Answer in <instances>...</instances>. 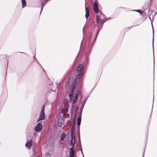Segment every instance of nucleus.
Listing matches in <instances>:
<instances>
[{"label":"nucleus","instance_id":"f257e3e1","mask_svg":"<svg viewBox=\"0 0 157 157\" xmlns=\"http://www.w3.org/2000/svg\"><path fill=\"white\" fill-rule=\"evenodd\" d=\"M77 72L78 73V75L76 78L74 80L72 84L71 87L70 92L69 95V101L73 107L74 106V105L75 104L78 99V96L79 94V91L78 90L75 91L76 86L77 79H79L81 78V75L84 73V71H82Z\"/></svg>","mask_w":157,"mask_h":157},{"label":"nucleus","instance_id":"f03ea898","mask_svg":"<svg viewBox=\"0 0 157 157\" xmlns=\"http://www.w3.org/2000/svg\"><path fill=\"white\" fill-rule=\"evenodd\" d=\"M44 107L45 106L44 105L42 106L40 115L38 119L37 120V122H38L39 121L41 120H44L45 118V115L44 112Z\"/></svg>","mask_w":157,"mask_h":157},{"label":"nucleus","instance_id":"7ed1b4c3","mask_svg":"<svg viewBox=\"0 0 157 157\" xmlns=\"http://www.w3.org/2000/svg\"><path fill=\"white\" fill-rule=\"evenodd\" d=\"M99 28L98 29L97 33L96 35V36L95 38V39L94 40H93L92 39V36L90 35V40L89 41L88 43V46L89 48H90L92 47L93 43L95 40L96 39V38L97 36L99 33Z\"/></svg>","mask_w":157,"mask_h":157},{"label":"nucleus","instance_id":"20e7f679","mask_svg":"<svg viewBox=\"0 0 157 157\" xmlns=\"http://www.w3.org/2000/svg\"><path fill=\"white\" fill-rule=\"evenodd\" d=\"M42 127V124L40 123H39L35 128L34 130L36 132H39L41 131Z\"/></svg>","mask_w":157,"mask_h":157},{"label":"nucleus","instance_id":"39448f33","mask_svg":"<svg viewBox=\"0 0 157 157\" xmlns=\"http://www.w3.org/2000/svg\"><path fill=\"white\" fill-rule=\"evenodd\" d=\"M72 146L70 148V155L69 157H74V144H73Z\"/></svg>","mask_w":157,"mask_h":157},{"label":"nucleus","instance_id":"423d86ee","mask_svg":"<svg viewBox=\"0 0 157 157\" xmlns=\"http://www.w3.org/2000/svg\"><path fill=\"white\" fill-rule=\"evenodd\" d=\"M32 140H29L27 141L25 144V146L26 147H27L29 149H30L31 146L32 145Z\"/></svg>","mask_w":157,"mask_h":157},{"label":"nucleus","instance_id":"0eeeda50","mask_svg":"<svg viewBox=\"0 0 157 157\" xmlns=\"http://www.w3.org/2000/svg\"><path fill=\"white\" fill-rule=\"evenodd\" d=\"M100 12V14L99 15H98L96 16V20L97 24H98L99 23L101 18H102L104 16V15L102 14V13L101 11Z\"/></svg>","mask_w":157,"mask_h":157},{"label":"nucleus","instance_id":"6e6552de","mask_svg":"<svg viewBox=\"0 0 157 157\" xmlns=\"http://www.w3.org/2000/svg\"><path fill=\"white\" fill-rule=\"evenodd\" d=\"M71 145H72L73 144H74L75 145V140L74 134H73L72 133H71Z\"/></svg>","mask_w":157,"mask_h":157},{"label":"nucleus","instance_id":"1a4fd4ad","mask_svg":"<svg viewBox=\"0 0 157 157\" xmlns=\"http://www.w3.org/2000/svg\"><path fill=\"white\" fill-rule=\"evenodd\" d=\"M94 12L96 13H98V6L97 3L96 2H95L94 4Z\"/></svg>","mask_w":157,"mask_h":157},{"label":"nucleus","instance_id":"9d476101","mask_svg":"<svg viewBox=\"0 0 157 157\" xmlns=\"http://www.w3.org/2000/svg\"><path fill=\"white\" fill-rule=\"evenodd\" d=\"M83 66L82 64H79L77 67V72H79L81 71H84L83 70Z\"/></svg>","mask_w":157,"mask_h":157},{"label":"nucleus","instance_id":"9b49d317","mask_svg":"<svg viewBox=\"0 0 157 157\" xmlns=\"http://www.w3.org/2000/svg\"><path fill=\"white\" fill-rule=\"evenodd\" d=\"M85 10H86V14L85 15V17L86 18H87V17H89V10L88 8H86L85 7Z\"/></svg>","mask_w":157,"mask_h":157},{"label":"nucleus","instance_id":"f8f14e48","mask_svg":"<svg viewBox=\"0 0 157 157\" xmlns=\"http://www.w3.org/2000/svg\"><path fill=\"white\" fill-rule=\"evenodd\" d=\"M81 116L79 117L77 120V125L78 127L79 128L80 127V125L81 124Z\"/></svg>","mask_w":157,"mask_h":157},{"label":"nucleus","instance_id":"ddd939ff","mask_svg":"<svg viewBox=\"0 0 157 157\" xmlns=\"http://www.w3.org/2000/svg\"><path fill=\"white\" fill-rule=\"evenodd\" d=\"M66 135L65 133H63L60 135V140L62 141L64 139L66 138Z\"/></svg>","mask_w":157,"mask_h":157},{"label":"nucleus","instance_id":"4468645a","mask_svg":"<svg viewBox=\"0 0 157 157\" xmlns=\"http://www.w3.org/2000/svg\"><path fill=\"white\" fill-rule=\"evenodd\" d=\"M22 5V7L24 8L26 6L25 0H21Z\"/></svg>","mask_w":157,"mask_h":157},{"label":"nucleus","instance_id":"2eb2a0df","mask_svg":"<svg viewBox=\"0 0 157 157\" xmlns=\"http://www.w3.org/2000/svg\"><path fill=\"white\" fill-rule=\"evenodd\" d=\"M107 19H108L107 18H105L102 19L101 21V24H104V23L105 22V21L107 20Z\"/></svg>","mask_w":157,"mask_h":157},{"label":"nucleus","instance_id":"dca6fc26","mask_svg":"<svg viewBox=\"0 0 157 157\" xmlns=\"http://www.w3.org/2000/svg\"><path fill=\"white\" fill-rule=\"evenodd\" d=\"M70 79H68L67 80V83L66 85V87H67L68 88L69 86V83L70 82Z\"/></svg>","mask_w":157,"mask_h":157},{"label":"nucleus","instance_id":"f3484780","mask_svg":"<svg viewBox=\"0 0 157 157\" xmlns=\"http://www.w3.org/2000/svg\"><path fill=\"white\" fill-rule=\"evenodd\" d=\"M79 141L80 142V150H81V153L82 155H83V151H82V146H81V141H80V138H79Z\"/></svg>","mask_w":157,"mask_h":157},{"label":"nucleus","instance_id":"a211bd4d","mask_svg":"<svg viewBox=\"0 0 157 157\" xmlns=\"http://www.w3.org/2000/svg\"><path fill=\"white\" fill-rule=\"evenodd\" d=\"M134 11L136 12H138L141 14H142V12H141V11L140 10H135Z\"/></svg>","mask_w":157,"mask_h":157},{"label":"nucleus","instance_id":"6ab92c4d","mask_svg":"<svg viewBox=\"0 0 157 157\" xmlns=\"http://www.w3.org/2000/svg\"><path fill=\"white\" fill-rule=\"evenodd\" d=\"M50 154L48 153H47L46 154L45 157H50Z\"/></svg>","mask_w":157,"mask_h":157},{"label":"nucleus","instance_id":"aec40b11","mask_svg":"<svg viewBox=\"0 0 157 157\" xmlns=\"http://www.w3.org/2000/svg\"><path fill=\"white\" fill-rule=\"evenodd\" d=\"M44 6V5H43V4H42V6H41V12H40V13L41 12L42 10H43V7Z\"/></svg>","mask_w":157,"mask_h":157},{"label":"nucleus","instance_id":"412c9836","mask_svg":"<svg viewBox=\"0 0 157 157\" xmlns=\"http://www.w3.org/2000/svg\"><path fill=\"white\" fill-rule=\"evenodd\" d=\"M154 32H153V40H154Z\"/></svg>","mask_w":157,"mask_h":157},{"label":"nucleus","instance_id":"4be33fe9","mask_svg":"<svg viewBox=\"0 0 157 157\" xmlns=\"http://www.w3.org/2000/svg\"><path fill=\"white\" fill-rule=\"evenodd\" d=\"M154 62H155V61H154Z\"/></svg>","mask_w":157,"mask_h":157},{"label":"nucleus","instance_id":"5701e85b","mask_svg":"<svg viewBox=\"0 0 157 157\" xmlns=\"http://www.w3.org/2000/svg\"><path fill=\"white\" fill-rule=\"evenodd\" d=\"M44 71H45L44 70Z\"/></svg>","mask_w":157,"mask_h":157},{"label":"nucleus","instance_id":"b1692460","mask_svg":"<svg viewBox=\"0 0 157 157\" xmlns=\"http://www.w3.org/2000/svg\"><path fill=\"white\" fill-rule=\"evenodd\" d=\"M44 71H45L44 70Z\"/></svg>","mask_w":157,"mask_h":157},{"label":"nucleus","instance_id":"393cba45","mask_svg":"<svg viewBox=\"0 0 157 157\" xmlns=\"http://www.w3.org/2000/svg\"><path fill=\"white\" fill-rule=\"evenodd\" d=\"M44 71H45L44 70Z\"/></svg>","mask_w":157,"mask_h":157},{"label":"nucleus","instance_id":"a878e982","mask_svg":"<svg viewBox=\"0 0 157 157\" xmlns=\"http://www.w3.org/2000/svg\"><path fill=\"white\" fill-rule=\"evenodd\" d=\"M33 156H34V154L33 155Z\"/></svg>","mask_w":157,"mask_h":157},{"label":"nucleus","instance_id":"bb28decb","mask_svg":"<svg viewBox=\"0 0 157 157\" xmlns=\"http://www.w3.org/2000/svg\"><path fill=\"white\" fill-rule=\"evenodd\" d=\"M83 157H84V155H83Z\"/></svg>","mask_w":157,"mask_h":157},{"label":"nucleus","instance_id":"cd10ccee","mask_svg":"<svg viewBox=\"0 0 157 157\" xmlns=\"http://www.w3.org/2000/svg\"><path fill=\"white\" fill-rule=\"evenodd\" d=\"M32 157H33V156Z\"/></svg>","mask_w":157,"mask_h":157}]
</instances>
